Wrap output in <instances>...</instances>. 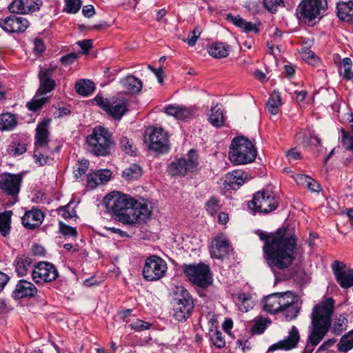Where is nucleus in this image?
<instances>
[{"instance_id": "obj_1", "label": "nucleus", "mask_w": 353, "mask_h": 353, "mask_svg": "<svg viewBox=\"0 0 353 353\" xmlns=\"http://www.w3.org/2000/svg\"><path fill=\"white\" fill-rule=\"evenodd\" d=\"M259 236L265 242L264 256L272 271L284 270L291 265L297 245L295 235L288 236L286 229L280 228L275 234L260 232Z\"/></svg>"}, {"instance_id": "obj_2", "label": "nucleus", "mask_w": 353, "mask_h": 353, "mask_svg": "<svg viewBox=\"0 0 353 353\" xmlns=\"http://www.w3.org/2000/svg\"><path fill=\"white\" fill-rule=\"evenodd\" d=\"M335 301L332 297L327 298L314 306L311 313L312 330L303 353H312L314 347L328 332L332 325Z\"/></svg>"}, {"instance_id": "obj_3", "label": "nucleus", "mask_w": 353, "mask_h": 353, "mask_svg": "<svg viewBox=\"0 0 353 353\" xmlns=\"http://www.w3.org/2000/svg\"><path fill=\"white\" fill-rule=\"evenodd\" d=\"M104 202L107 211L116 220L125 224H130L133 198L119 192H112L105 196Z\"/></svg>"}, {"instance_id": "obj_4", "label": "nucleus", "mask_w": 353, "mask_h": 353, "mask_svg": "<svg viewBox=\"0 0 353 353\" xmlns=\"http://www.w3.org/2000/svg\"><path fill=\"white\" fill-rule=\"evenodd\" d=\"M327 8V0H301L296 15L301 22L314 26L323 18Z\"/></svg>"}, {"instance_id": "obj_5", "label": "nucleus", "mask_w": 353, "mask_h": 353, "mask_svg": "<svg viewBox=\"0 0 353 353\" xmlns=\"http://www.w3.org/2000/svg\"><path fill=\"white\" fill-rule=\"evenodd\" d=\"M256 157V150L253 143L246 137H234L230 144L229 159L234 165L252 163Z\"/></svg>"}, {"instance_id": "obj_6", "label": "nucleus", "mask_w": 353, "mask_h": 353, "mask_svg": "<svg viewBox=\"0 0 353 353\" xmlns=\"http://www.w3.org/2000/svg\"><path fill=\"white\" fill-rule=\"evenodd\" d=\"M88 150L97 157L110 154V146L114 143L112 133L108 128L97 125L86 138Z\"/></svg>"}, {"instance_id": "obj_7", "label": "nucleus", "mask_w": 353, "mask_h": 353, "mask_svg": "<svg viewBox=\"0 0 353 353\" xmlns=\"http://www.w3.org/2000/svg\"><path fill=\"white\" fill-rule=\"evenodd\" d=\"M182 271L188 281L196 287L207 289L213 283L210 268L203 263L183 264Z\"/></svg>"}, {"instance_id": "obj_8", "label": "nucleus", "mask_w": 353, "mask_h": 353, "mask_svg": "<svg viewBox=\"0 0 353 353\" xmlns=\"http://www.w3.org/2000/svg\"><path fill=\"white\" fill-rule=\"evenodd\" d=\"M194 309V301L188 290L177 287L174 293L173 317L179 322L187 320Z\"/></svg>"}, {"instance_id": "obj_9", "label": "nucleus", "mask_w": 353, "mask_h": 353, "mask_svg": "<svg viewBox=\"0 0 353 353\" xmlns=\"http://www.w3.org/2000/svg\"><path fill=\"white\" fill-rule=\"evenodd\" d=\"M279 201V197L273 192L263 189L253 195L252 199L248 203V207L255 213L268 214L278 208Z\"/></svg>"}, {"instance_id": "obj_10", "label": "nucleus", "mask_w": 353, "mask_h": 353, "mask_svg": "<svg viewBox=\"0 0 353 353\" xmlns=\"http://www.w3.org/2000/svg\"><path fill=\"white\" fill-rule=\"evenodd\" d=\"M168 270L167 263L157 255H150L145 259L142 275L148 281H157L165 276Z\"/></svg>"}, {"instance_id": "obj_11", "label": "nucleus", "mask_w": 353, "mask_h": 353, "mask_svg": "<svg viewBox=\"0 0 353 353\" xmlns=\"http://www.w3.org/2000/svg\"><path fill=\"white\" fill-rule=\"evenodd\" d=\"M97 104L114 119L119 120L128 110V100L123 97H112L110 99L97 94L94 99Z\"/></svg>"}, {"instance_id": "obj_12", "label": "nucleus", "mask_w": 353, "mask_h": 353, "mask_svg": "<svg viewBox=\"0 0 353 353\" xmlns=\"http://www.w3.org/2000/svg\"><path fill=\"white\" fill-rule=\"evenodd\" d=\"M198 165V157L195 151L190 150L187 158H180L172 161L167 168L171 176H185L193 172Z\"/></svg>"}, {"instance_id": "obj_13", "label": "nucleus", "mask_w": 353, "mask_h": 353, "mask_svg": "<svg viewBox=\"0 0 353 353\" xmlns=\"http://www.w3.org/2000/svg\"><path fill=\"white\" fill-rule=\"evenodd\" d=\"M144 142L155 152L163 154L169 150L168 136L162 128H148L145 132Z\"/></svg>"}, {"instance_id": "obj_14", "label": "nucleus", "mask_w": 353, "mask_h": 353, "mask_svg": "<svg viewBox=\"0 0 353 353\" xmlns=\"http://www.w3.org/2000/svg\"><path fill=\"white\" fill-rule=\"evenodd\" d=\"M23 173L3 172L0 174V191L13 199L17 198L23 181Z\"/></svg>"}, {"instance_id": "obj_15", "label": "nucleus", "mask_w": 353, "mask_h": 353, "mask_svg": "<svg viewBox=\"0 0 353 353\" xmlns=\"http://www.w3.org/2000/svg\"><path fill=\"white\" fill-rule=\"evenodd\" d=\"M32 278L36 284L50 283L57 279L59 272L55 265L50 262L41 261L34 265Z\"/></svg>"}, {"instance_id": "obj_16", "label": "nucleus", "mask_w": 353, "mask_h": 353, "mask_svg": "<svg viewBox=\"0 0 353 353\" xmlns=\"http://www.w3.org/2000/svg\"><path fill=\"white\" fill-rule=\"evenodd\" d=\"M289 294L290 291L282 293H274L263 299V309L270 314L281 312L283 305L289 304Z\"/></svg>"}, {"instance_id": "obj_17", "label": "nucleus", "mask_w": 353, "mask_h": 353, "mask_svg": "<svg viewBox=\"0 0 353 353\" xmlns=\"http://www.w3.org/2000/svg\"><path fill=\"white\" fill-rule=\"evenodd\" d=\"M29 25L26 18L14 14L0 19V27L9 34L24 32Z\"/></svg>"}, {"instance_id": "obj_18", "label": "nucleus", "mask_w": 353, "mask_h": 353, "mask_svg": "<svg viewBox=\"0 0 353 353\" xmlns=\"http://www.w3.org/2000/svg\"><path fill=\"white\" fill-rule=\"evenodd\" d=\"M346 265L340 261H334L332 264L333 274L337 283L342 288L353 286V268L345 270Z\"/></svg>"}, {"instance_id": "obj_19", "label": "nucleus", "mask_w": 353, "mask_h": 353, "mask_svg": "<svg viewBox=\"0 0 353 353\" xmlns=\"http://www.w3.org/2000/svg\"><path fill=\"white\" fill-rule=\"evenodd\" d=\"M38 290L30 281L26 279H21L17 281L14 290L12 291V297L14 300L22 299H31L37 296Z\"/></svg>"}, {"instance_id": "obj_20", "label": "nucleus", "mask_w": 353, "mask_h": 353, "mask_svg": "<svg viewBox=\"0 0 353 353\" xmlns=\"http://www.w3.org/2000/svg\"><path fill=\"white\" fill-rule=\"evenodd\" d=\"M53 70L51 68L41 70L38 77L39 79V88L36 96H43L52 91L56 86L55 81L52 79Z\"/></svg>"}, {"instance_id": "obj_21", "label": "nucleus", "mask_w": 353, "mask_h": 353, "mask_svg": "<svg viewBox=\"0 0 353 353\" xmlns=\"http://www.w3.org/2000/svg\"><path fill=\"white\" fill-rule=\"evenodd\" d=\"M133 210L130 214V224L145 221L151 214V207L145 201H139L133 199Z\"/></svg>"}, {"instance_id": "obj_22", "label": "nucleus", "mask_w": 353, "mask_h": 353, "mask_svg": "<svg viewBox=\"0 0 353 353\" xmlns=\"http://www.w3.org/2000/svg\"><path fill=\"white\" fill-rule=\"evenodd\" d=\"M300 339V335L297 327L293 325L286 339L273 344L269 348L270 351L277 350H290L295 348Z\"/></svg>"}, {"instance_id": "obj_23", "label": "nucleus", "mask_w": 353, "mask_h": 353, "mask_svg": "<svg viewBox=\"0 0 353 353\" xmlns=\"http://www.w3.org/2000/svg\"><path fill=\"white\" fill-rule=\"evenodd\" d=\"M44 217L45 215L41 210L32 208L24 214L21 218V223L26 228L34 230L41 225Z\"/></svg>"}, {"instance_id": "obj_24", "label": "nucleus", "mask_w": 353, "mask_h": 353, "mask_svg": "<svg viewBox=\"0 0 353 353\" xmlns=\"http://www.w3.org/2000/svg\"><path fill=\"white\" fill-rule=\"evenodd\" d=\"M226 20L232 24H234L236 27L241 28L245 32H253L254 33H259L260 29L259 28L260 23L259 24L252 23V22L247 21L243 19L240 15H233L231 13H229L226 15Z\"/></svg>"}, {"instance_id": "obj_25", "label": "nucleus", "mask_w": 353, "mask_h": 353, "mask_svg": "<svg viewBox=\"0 0 353 353\" xmlns=\"http://www.w3.org/2000/svg\"><path fill=\"white\" fill-rule=\"evenodd\" d=\"M50 119H44L37 127L35 134L36 148L44 147L49 142V130L48 129L50 125Z\"/></svg>"}, {"instance_id": "obj_26", "label": "nucleus", "mask_w": 353, "mask_h": 353, "mask_svg": "<svg viewBox=\"0 0 353 353\" xmlns=\"http://www.w3.org/2000/svg\"><path fill=\"white\" fill-rule=\"evenodd\" d=\"M336 14L340 20L353 22V1H340L336 3Z\"/></svg>"}, {"instance_id": "obj_27", "label": "nucleus", "mask_w": 353, "mask_h": 353, "mask_svg": "<svg viewBox=\"0 0 353 353\" xmlns=\"http://www.w3.org/2000/svg\"><path fill=\"white\" fill-rule=\"evenodd\" d=\"M229 241L225 239H214L212 245L211 255L217 259H223L229 253Z\"/></svg>"}, {"instance_id": "obj_28", "label": "nucleus", "mask_w": 353, "mask_h": 353, "mask_svg": "<svg viewBox=\"0 0 353 353\" xmlns=\"http://www.w3.org/2000/svg\"><path fill=\"white\" fill-rule=\"evenodd\" d=\"M289 304L283 305L281 312L283 313L285 319L288 321L293 320L296 318L300 311V307L297 304L298 296L293 292H290L289 294Z\"/></svg>"}, {"instance_id": "obj_29", "label": "nucleus", "mask_w": 353, "mask_h": 353, "mask_svg": "<svg viewBox=\"0 0 353 353\" xmlns=\"http://www.w3.org/2000/svg\"><path fill=\"white\" fill-rule=\"evenodd\" d=\"M246 176L243 170H235L225 174V183L231 189L236 190L245 183Z\"/></svg>"}, {"instance_id": "obj_30", "label": "nucleus", "mask_w": 353, "mask_h": 353, "mask_svg": "<svg viewBox=\"0 0 353 353\" xmlns=\"http://www.w3.org/2000/svg\"><path fill=\"white\" fill-rule=\"evenodd\" d=\"M125 92L130 94H137L142 88L141 81L133 75H128L120 81Z\"/></svg>"}, {"instance_id": "obj_31", "label": "nucleus", "mask_w": 353, "mask_h": 353, "mask_svg": "<svg viewBox=\"0 0 353 353\" xmlns=\"http://www.w3.org/2000/svg\"><path fill=\"white\" fill-rule=\"evenodd\" d=\"M210 56L215 59L227 57L230 52V46L223 42H214L208 49Z\"/></svg>"}, {"instance_id": "obj_32", "label": "nucleus", "mask_w": 353, "mask_h": 353, "mask_svg": "<svg viewBox=\"0 0 353 353\" xmlns=\"http://www.w3.org/2000/svg\"><path fill=\"white\" fill-rule=\"evenodd\" d=\"M32 264V259L30 256L26 254L19 255L14 261L15 272L19 276H26Z\"/></svg>"}, {"instance_id": "obj_33", "label": "nucleus", "mask_w": 353, "mask_h": 353, "mask_svg": "<svg viewBox=\"0 0 353 353\" xmlns=\"http://www.w3.org/2000/svg\"><path fill=\"white\" fill-rule=\"evenodd\" d=\"M12 215V210L0 212V234L4 237L8 236L10 234Z\"/></svg>"}, {"instance_id": "obj_34", "label": "nucleus", "mask_w": 353, "mask_h": 353, "mask_svg": "<svg viewBox=\"0 0 353 353\" xmlns=\"http://www.w3.org/2000/svg\"><path fill=\"white\" fill-rule=\"evenodd\" d=\"M17 119L15 115L6 112L0 114V130L10 131L17 125Z\"/></svg>"}, {"instance_id": "obj_35", "label": "nucleus", "mask_w": 353, "mask_h": 353, "mask_svg": "<svg viewBox=\"0 0 353 353\" xmlns=\"http://www.w3.org/2000/svg\"><path fill=\"white\" fill-rule=\"evenodd\" d=\"M208 121L213 126L216 128L223 125L225 122L223 111L221 108L218 107L217 104L211 108Z\"/></svg>"}, {"instance_id": "obj_36", "label": "nucleus", "mask_w": 353, "mask_h": 353, "mask_svg": "<svg viewBox=\"0 0 353 353\" xmlns=\"http://www.w3.org/2000/svg\"><path fill=\"white\" fill-rule=\"evenodd\" d=\"M94 83L88 79H81L75 83L76 92L83 97L89 96L94 92Z\"/></svg>"}, {"instance_id": "obj_37", "label": "nucleus", "mask_w": 353, "mask_h": 353, "mask_svg": "<svg viewBox=\"0 0 353 353\" xmlns=\"http://www.w3.org/2000/svg\"><path fill=\"white\" fill-rule=\"evenodd\" d=\"M282 105L281 97L279 91L274 90L269 97L267 107L272 114H276L279 112V107Z\"/></svg>"}, {"instance_id": "obj_38", "label": "nucleus", "mask_w": 353, "mask_h": 353, "mask_svg": "<svg viewBox=\"0 0 353 353\" xmlns=\"http://www.w3.org/2000/svg\"><path fill=\"white\" fill-rule=\"evenodd\" d=\"M142 175V168L137 163L131 164L126 168L122 174V176L128 180H137Z\"/></svg>"}, {"instance_id": "obj_39", "label": "nucleus", "mask_w": 353, "mask_h": 353, "mask_svg": "<svg viewBox=\"0 0 353 353\" xmlns=\"http://www.w3.org/2000/svg\"><path fill=\"white\" fill-rule=\"evenodd\" d=\"M209 337L212 344L216 348L221 349L225 347V341L224 336L217 327L210 330Z\"/></svg>"}, {"instance_id": "obj_40", "label": "nucleus", "mask_w": 353, "mask_h": 353, "mask_svg": "<svg viewBox=\"0 0 353 353\" xmlns=\"http://www.w3.org/2000/svg\"><path fill=\"white\" fill-rule=\"evenodd\" d=\"M347 319L344 314H339L336 317L332 325V332L336 335H340L346 330L347 327Z\"/></svg>"}, {"instance_id": "obj_41", "label": "nucleus", "mask_w": 353, "mask_h": 353, "mask_svg": "<svg viewBox=\"0 0 353 353\" xmlns=\"http://www.w3.org/2000/svg\"><path fill=\"white\" fill-rule=\"evenodd\" d=\"M352 61L350 58L346 57L342 60V66L343 72L339 70V74L343 78L347 81L353 79V72L352 71Z\"/></svg>"}, {"instance_id": "obj_42", "label": "nucleus", "mask_w": 353, "mask_h": 353, "mask_svg": "<svg viewBox=\"0 0 353 353\" xmlns=\"http://www.w3.org/2000/svg\"><path fill=\"white\" fill-rule=\"evenodd\" d=\"M267 319L262 316H258L254 319V325L251 329L253 334H261L264 332L267 328Z\"/></svg>"}, {"instance_id": "obj_43", "label": "nucleus", "mask_w": 353, "mask_h": 353, "mask_svg": "<svg viewBox=\"0 0 353 353\" xmlns=\"http://www.w3.org/2000/svg\"><path fill=\"white\" fill-rule=\"evenodd\" d=\"M263 5L272 14L276 13L279 8L285 6L283 0H263Z\"/></svg>"}, {"instance_id": "obj_44", "label": "nucleus", "mask_w": 353, "mask_h": 353, "mask_svg": "<svg viewBox=\"0 0 353 353\" xmlns=\"http://www.w3.org/2000/svg\"><path fill=\"white\" fill-rule=\"evenodd\" d=\"M119 145L121 149L124 151L125 153L133 156L136 154V147L133 144V142L132 140H130L126 137H123L121 138L119 141Z\"/></svg>"}, {"instance_id": "obj_45", "label": "nucleus", "mask_w": 353, "mask_h": 353, "mask_svg": "<svg viewBox=\"0 0 353 353\" xmlns=\"http://www.w3.org/2000/svg\"><path fill=\"white\" fill-rule=\"evenodd\" d=\"M26 144L23 142H13L8 148V152L12 156H18L26 152Z\"/></svg>"}, {"instance_id": "obj_46", "label": "nucleus", "mask_w": 353, "mask_h": 353, "mask_svg": "<svg viewBox=\"0 0 353 353\" xmlns=\"http://www.w3.org/2000/svg\"><path fill=\"white\" fill-rule=\"evenodd\" d=\"M64 2L63 12L69 14L77 13L82 5L81 0H64Z\"/></svg>"}, {"instance_id": "obj_47", "label": "nucleus", "mask_w": 353, "mask_h": 353, "mask_svg": "<svg viewBox=\"0 0 353 353\" xmlns=\"http://www.w3.org/2000/svg\"><path fill=\"white\" fill-rule=\"evenodd\" d=\"M205 209L211 216L215 215L220 209L219 200L214 196H212L205 203Z\"/></svg>"}, {"instance_id": "obj_48", "label": "nucleus", "mask_w": 353, "mask_h": 353, "mask_svg": "<svg viewBox=\"0 0 353 353\" xmlns=\"http://www.w3.org/2000/svg\"><path fill=\"white\" fill-rule=\"evenodd\" d=\"M12 14H27L24 7L23 0H14L8 7Z\"/></svg>"}, {"instance_id": "obj_49", "label": "nucleus", "mask_w": 353, "mask_h": 353, "mask_svg": "<svg viewBox=\"0 0 353 353\" xmlns=\"http://www.w3.org/2000/svg\"><path fill=\"white\" fill-rule=\"evenodd\" d=\"M339 350L341 352H347L353 347V336H350L349 334H344L339 344Z\"/></svg>"}, {"instance_id": "obj_50", "label": "nucleus", "mask_w": 353, "mask_h": 353, "mask_svg": "<svg viewBox=\"0 0 353 353\" xmlns=\"http://www.w3.org/2000/svg\"><path fill=\"white\" fill-rule=\"evenodd\" d=\"M152 324L150 323L139 319H135L129 325V327L136 332H141L149 330Z\"/></svg>"}, {"instance_id": "obj_51", "label": "nucleus", "mask_w": 353, "mask_h": 353, "mask_svg": "<svg viewBox=\"0 0 353 353\" xmlns=\"http://www.w3.org/2000/svg\"><path fill=\"white\" fill-rule=\"evenodd\" d=\"M59 231L66 236L77 237L78 234L75 228L68 225L62 221L59 222Z\"/></svg>"}, {"instance_id": "obj_52", "label": "nucleus", "mask_w": 353, "mask_h": 353, "mask_svg": "<svg viewBox=\"0 0 353 353\" xmlns=\"http://www.w3.org/2000/svg\"><path fill=\"white\" fill-rule=\"evenodd\" d=\"M89 162L87 160L79 161L74 167V176L76 179H79L88 170Z\"/></svg>"}, {"instance_id": "obj_53", "label": "nucleus", "mask_w": 353, "mask_h": 353, "mask_svg": "<svg viewBox=\"0 0 353 353\" xmlns=\"http://www.w3.org/2000/svg\"><path fill=\"white\" fill-rule=\"evenodd\" d=\"M46 101L47 98L46 97H41V99H37L33 98L30 101L27 103L26 106L29 110L37 112L42 108Z\"/></svg>"}, {"instance_id": "obj_54", "label": "nucleus", "mask_w": 353, "mask_h": 353, "mask_svg": "<svg viewBox=\"0 0 353 353\" xmlns=\"http://www.w3.org/2000/svg\"><path fill=\"white\" fill-rule=\"evenodd\" d=\"M240 304V310L242 312H248L252 305L249 303L251 301V296L249 294L240 293L237 297Z\"/></svg>"}, {"instance_id": "obj_55", "label": "nucleus", "mask_w": 353, "mask_h": 353, "mask_svg": "<svg viewBox=\"0 0 353 353\" xmlns=\"http://www.w3.org/2000/svg\"><path fill=\"white\" fill-rule=\"evenodd\" d=\"M26 12H34L38 11L43 4L42 0H23Z\"/></svg>"}, {"instance_id": "obj_56", "label": "nucleus", "mask_w": 353, "mask_h": 353, "mask_svg": "<svg viewBox=\"0 0 353 353\" xmlns=\"http://www.w3.org/2000/svg\"><path fill=\"white\" fill-rule=\"evenodd\" d=\"M341 144L343 147L348 150L353 152V137H351L347 132L344 130H341Z\"/></svg>"}, {"instance_id": "obj_57", "label": "nucleus", "mask_w": 353, "mask_h": 353, "mask_svg": "<svg viewBox=\"0 0 353 353\" xmlns=\"http://www.w3.org/2000/svg\"><path fill=\"white\" fill-rule=\"evenodd\" d=\"M70 207V203L65 206H61L58 209V213L59 215H61L63 219L65 220L70 219L76 216V211L74 209H72L71 211H70L69 208Z\"/></svg>"}, {"instance_id": "obj_58", "label": "nucleus", "mask_w": 353, "mask_h": 353, "mask_svg": "<svg viewBox=\"0 0 353 353\" xmlns=\"http://www.w3.org/2000/svg\"><path fill=\"white\" fill-rule=\"evenodd\" d=\"M87 185L91 189L95 188L100 183L96 172L89 173L86 175Z\"/></svg>"}, {"instance_id": "obj_59", "label": "nucleus", "mask_w": 353, "mask_h": 353, "mask_svg": "<svg viewBox=\"0 0 353 353\" xmlns=\"http://www.w3.org/2000/svg\"><path fill=\"white\" fill-rule=\"evenodd\" d=\"M96 173L101 184L108 182L112 175V172L108 169L97 170Z\"/></svg>"}, {"instance_id": "obj_60", "label": "nucleus", "mask_w": 353, "mask_h": 353, "mask_svg": "<svg viewBox=\"0 0 353 353\" xmlns=\"http://www.w3.org/2000/svg\"><path fill=\"white\" fill-rule=\"evenodd\" d=\"M78 58V54L75 52L67 54L60 59V62L64 65H68L74 63Z\"/></svg>"}, {"instance_id": "obj_61", "label": "nucleus", "mask_w": 353, "mask_h": 353, "mask_svg": "<svg viewBox=\"0 0 353 353\" xmlns=\"http://www.w3.org/2000/svg\"><path fill=\"white\" fill-rule=\"evenodd\" d=\"M192 117V112L191 111L185 108V107H179V110L177 111V115L176 117V119L180 120H185L188 119H190Z\"/></svg>"}, {"instance_id": "obj_62", "label": "nucleus", "mask_w": 353, "mask_h": 353, "mask_svg": "<svg viewBox=\"0 0 353 353\" xmlns=\"http://www.w3.org/2000/svg\"><path fill=\"white\" fill-rule=\"evenodd\" d=\"M92 40L91 39H84L77 42V44L81 48L83 54H87L90 51L92 48Z\"/></svg>"}, {"instance_id": "obj_63", "label": "nucleus", "mask_w": 353, "mask_h": 353, "mask_svg": "<svg viewBox=\"0 0 353 353\" xmlns=\"http://www.w3.org/2000/svg\"><path fill=\"white\" fill-rule=\"evenodd\" d=\"M305 187L310 190L312 192H319L320 188V184L314 179L309 177V179L307 180V183L305 185Z\"/></svg>"}, {"instance_id": "obj_64", "label": "nucleus", "mask_w": 353, "mask_h": 353, "mask_svg": "<svg viewBox=\"0 0 353 353\" xmlns=\"http://www.w3.org/2000/svg\"><path fill=\"white\" fill-rule=\"evenodd\" d=\"M34 50L38 53H42L46 50V46L43 39L40 38H36L34 40Z\"/></svg>"}]
</instances>
